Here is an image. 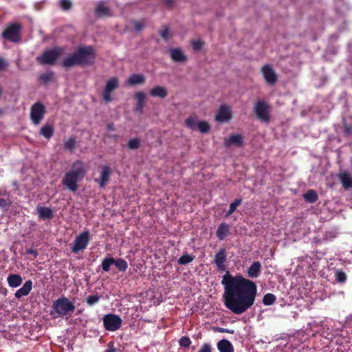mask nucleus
<instances>
[{
	"instance_id": "1",
	"label": "nucleus",
	"mask_w": 352,
	"mask_h": 352,
	"mask_svg": "<svg viewBox=\"0 0 352 352\" xmlns=\"http://www.w3.org/2000/svg\"><path fill=\"white\" fill-rule=\"evenodd\" d=\"M224 304L234 314H242L254 304L257 286L242 275L232 276L228 271L223 276Z\"/></svg>"
},
{
	"instance_id": "2",
	"label": "nucleus",
	"mask_w": 352,
	"mask_h": 352,
	"mask_svg": "<svg viewBox=\"0 0 352 352\" xmlns=\"http://www.w3.org/2000/svg\"><path fill=\"white\" fill-rule=\"evenodd\" d=\"M86 174V165L81 160H76L72 165V169L67 172L62 179V184L72 192H76L78 188V182L82 179Z\"/></svg>"
},
{
	"instance_id": "3",
	"label": "nucleus",
	"mask_w": 352,
	"mask_h": 352,
	"mask_svg": "<svg viewBox=\"0 0 352 352\" xmlns=\"http://www.w3.org/2000/svg\"><path fill=\"white\" fill-rule=\"evenodd\" d=\"M76 309L75 305L64 296L59 297L51 307L50 316L52 318L71 316Z\"/></svg>"
},
{
	"instance_id": "4",
	"label": "nucleus",
	"mask_w": 352,
	"mask_h": 352,
	"mask_svg": "<svg viewBox=\"0 0 352 352\" xmlns=\"http://www.w3.org/2000/svg\"><path fill=\"white\" fill-rule=\"evenodd\" d=\"M75 52L79 62V65L89 66L94 63L96 54L92 46H80Z\"/></svg>"
},
{
	"instance_id": "5",
	"label": "nucleus",
	"mask_w": 352,
	"mask_h": 352,
	"mask_svg": "<svg viewBox=\"0 0 352 352\" xmlns=\"http://www.w3.org/2000/svg\"><path fill=\"white\" fill-rule=\"evenodd\" d=\"M254 112L257 119L260 121L268 123L270 120V106L267 102L263 100L256 101L254 106Z\"/></svg>"
},
{
	"instance_id": "6",
	"label": "nucleus",
	"mask_w": 352,
	"mask_h": 352,
	"mask_svg": "<svg viewBox=\"0 0 352 352\" xmlns=\"http://www.w3.org/2000/svg\"><path fill=\"white\" fill-rule=\"evenodd\" d=\"M63 52V48L60 47L47 50L38 57V60L43 65H53Z\"/></svg>"
},
{
	"instance_id": "7",
	"label": "nucleus",
	"mask_w": 352,
	"mask_h": 352,
	"mask_svg": "<svg viewBox=\"0 0 352 352\" xmlns=\"http://www.w3.org/2000/svg\"><path fill=\"white\" fill-rule=\"evenodd\" d=\"M22 26L19 23H11L2 32V36L7 41L16 43L21 39Z\"/></svg>"
},
{
	"instance_id": "8",
	"label": "nucleus",
	"mask_w": 352,
	"mask_h": 352,
	"mask_svg": "<svg viewBox=\"0 0 352 352\" xmlns=\"http://www.w3.org/2000/svg\"><path fill=\"white\" fill-rule=\"evenodd\" d=\"M102 322L106 330L115 331L120 328L122 320L119 316L108 314L103 316Z\"/></svg>"
},
{
	"instance_id": "9",
	"label": "nucleus",
	"mask_w": 352,
	"mask_h": 352,
	"mask_svg": "<svg viewBox=\"0 0 352 352\" xmlns=\"http://www.w3.org/2000/svg\"><path fill=\"white\" fill-rule=\"evenodd\" d=\"M46 109L43 104L37 102L30 109V119L34 124L38 125L43 119Z\"/></svg>"
},
{
	"instance_id": "10",
	"label": "nucleus",
	"mask_w": 352,
	"mask_h": 352,
	"mask_svg": "<svg viewBox=\"0 0 352 352\" xmlns=\"http://www.w3.org/2000/svg\"><path fill=\"white\" fill-rule=\"evenodd\" d=\"M90 241V234L88 231L80 233L74 240V245L72 248L73 253L77 254L80 251L85 250Z\"/></svg>"
},
{
	"instance_id": "11",
	"label": "nucleus",
	"mask_w": 352,
	"mask_h": 352,
	"mask_svg": "<svg viewBox=\"0 0 352 352\" xmlns=\"http://www.w3.org/2000/svg\"><path fill=\"white\" fill-rule=\"evenodd\" d=\"M118 85L119 80L116 77H112L107 81L102 94V98L106 102H110L113 100L111 94L118 87Z\"/></svg>"
},
{
	"instance_id": "12",
	"label": "nucleus",
	"mask_w": 352,
	"mask_h": 352,
	"mask_svg": "<svg viewBox=\"0 0 352 352\" xmlns=\"http://www.w3.org/2000/svg\"><path fill=\"white\" fill-rule=\"evenodd\" d=\"M232 118V113L229 106L222 104L219 107L215 116V120L219 122H226Z\"/></svg>"
},
{
	"instance_id": "13",
	"label": "nucleus",
	"mask_w": 352,
	"mask_h": 352,
	"mask_svg": "<svg viewBox=\"0 0 352 352\" xmlns=\"http://www.w3.org/2000/svg\"><path fill=\"white\" fill-rule=\"evenodd\" d=\"M261 73L267 84L273 85L277 82V76L272 66L270 65H265L263 66L261 68Z\"/></svg>"
},
{
	"instance_id": "14",
	"label": "nucleus",
	"mask_w": 352,
	"mask_h": 352,
	"mask_svg": "<svg viewBox=\"0 0 352 352\" xmlns=\"http://www.w3.org/2000/svg\"><path fill=\"white\" fill-rule=\"evenodd\" d=\"M111 169L108 166H103L100 171V177L99 179H96L95 181L99 184L100 188H104L107 182L109 181Z\"/></svg>"
},
{
	"instance_id": "15",
	"label": "nucleus",
	"mask_w": 352,
	"mask_h": 352,
	"mask_svg": "<svg viewBox=\"0 0 352 352\" xmlns=\"http://www.w3.org/2000/svg\"><path fill=\"white\" fill-rule=\"evenodd\" d=\"M226 261V251L225 248H221L219 251L215 254L214 262L216 264L218 270L220 271L226 270L225 263Z\"/></svg>"
},
{
	"instance_id": "16",
	"label": "nucleus",
	"mask_w": 352,
	"mask_h": 352,
	"mask_svg": "<svg viewBox=\"0 0 352 352\" xmlns=\"http://www.w3.org/2000/svg\"><path fill=\"white\" fill-rule=\"evenodd\" d=\"M261 264L259 261L253 262L247 270L248 277L251 278L258 277L261 273Z\"/></svg>"
},
{
	"instance_id": "17",
	"label": "nucleus",
	"mask_w": 352,
	"mask_h": 352,
	"mask_svg": "<svg viewBox=\"0 0 352 352\" xmlns=\"http://www.w3.org/2000/svg\"><path fill=\"white\" fill-rule=\"evenodd\" d=\"M149 95L151 97H157L164 99L168 96V91L164 87L157 85L150 89Z\"/></svg>"
},
{
	"instance_id": "18",
	"label": "nucleus",
	"mask_w": 352,
	"mask_h": 352,
	"mask_svg": "<svg viewBox=\"0 0 352 352\" xmlns=\"http://www.w3.org/2000/svg\"><path fill=\"white\" fill-rule=\"evenodd\" d=\"M170 58L176 63H183L187 60V56L179 48H173L170 50Z\"/></svg>"
},
{
	"instance_id": "19",
	"label": "nucleus",
	"mask_w": 352,
	"mask_h": 352,
	"mask_svg": "<svg viewBox=\"0 0 352 352\" xmlns=\"http://www.w3.org/2000/svg\"><path fill=\"white\" fill-rule=\"evenodd\" d=\"M243 143V137L240 134H232L228 138L225 139L224 145L229 147L231 145H236L241 146Z\"/></svg>"
},
{
	"instance_id": "20",
	"label": "nucleus",
	"mask_w": 352,
	"mask_h": 352,
	"mask_svg": "<svg viewBox=\"0 0 352 352\" xmlns=\"http://www.w3.org/2000/svg\"><path fill=\"white\" fill-rule=\"evenodd\" d=\"M95 14L98 17L111 16L112 13L109 8L105 6L104 2H100L95 9Z\"/></svg>"
},
{
	"instance_id": "21",
	"label": "nucleus",
	"mask_w": 352,
	"mask_h": 352,
	"mask_svg": "<svg viewBox=\"0 0 352 352\" xmlns=\"http://www.w3.org/2000/svg\"><path fill=\"white\" fill-rule=\"evenodd\" d=\"M134 97L137 100L135 111L137 113H142L143 111V108L144 107V100L146 98V94L143 91H138L135 94Z\"/></svg>"
},
{
	"instance_id": "22",
	"label": "nucleus",
	"mask_w": 352,
	"mask_h": 352,
	"mask_svg": "<svg viewBox=\"0 0 352 352\" xmlns=\"http://www.w3.org/2000/svg\"><path fill=\"white\" fill-rule=\"evenodd\" d=\"M38 217L41 219H50L54 217L52 210L45 206H38L36 208Z\"/></svg>"
},
{
	"instance_id": "23",
	"label": "nucleus",
	"mask_w": 352,
	"mask_h": 352,
	"mask_svg": "<svg viewBox=\"0 0 352 352\" xmlns=\"http://www.w3.org/2000/svg\"><path fill=\"white\" fill-rule=\"evenodd\" d=\"M32 288V282L28 280L25 282L23 287L18 289L15 293V297L20 298L22 296H27L30 294Z\"/></svg>"
},
{
	"instance_id": "24",
	"label": "nucleus",
	"mask_w": 352,
	"mask_h": 352,
	"mask_svg": "<svg viewBox=\"0 0 352 352\" xmlns=\"http://www.w3.org/2000/svg\"><path fill=\"white\" fill-rule=\"evenodd\" d=\"M146 78L143 74H134L127 79V84L130 86L142 85L145 82Z\"/></svg>"
},
{
	"instance_id": "25",
	"label": "nucleus",
	"mask_w": 352,
	"mask_h": 352,
	"mask_svg": "<svg viewBox=\"0 0 352 352\" xmlns=\"http://www.w3.org/2000/svg\"><path fill=\"white\" fill-rule=\"evenodd\" d=\"M230 233V226L226 223H221L216 232L217 237L220 240L222 241L225 239V238Z\"/></svg>"
},
{
	"instance_id": "26",
	"label": "nucleus",
	"mask_w": 352,
	"mask_h": 352,
	"mask_svg": "<svg viewBox=\"0 0 352 352\" xmlns=\"http://www.w3.org/2000/svg\"><path fill=\"white\" fill-rule=\"evenodd\" d=\"M62 66L65 68H69L74 65H79V62L76 52L70 54L62 62Z\"/></svg>"
},
{
	"instance_id": "27",
	"label": "nucleus",
	"mask_w": 352,
	"mask_h": 352,
	"mask_svg": "<svg viewBox=\"0 0 352 352\" xmlns=\"http://www.w3.org/2000/svg\"><path fill=\"white\" fill-rule=\"evenodd\" d=\"M217 349L219 352H234V347L232 343L226 339H223L218 342Z\"/></svg>"
},
{
	"instance_id": "28",
	"label": "nucleus",
	"mask_w": 352,
	"mask_h": 352,
	"mask_svg": "<svg viewBox=\"0 0 352 352\" xmlns=\"http://www.w3.org/2000/svg\"><path fill=\"white\" fill-rule=\"evenodd\" d=\"M338 177L344 189H349L352 187V177L349 173L344 172L339 174Z\"/></svg>"
},
{
	"instance_id": "29",
	"label": "nucleus",
	"mask_w": 352,
	"mask_h": 352,
	"mask_svg": "<svg viewBox=\"0 0 352 352\" xmlns=\"http://www.w3.org/2000/svg\"><path fill=\"white\" fill-rule=\"evenodd\" d=\"M8 285L10 287H17L22 283V277L19 274H10L7 278Z\"/></svg>"
},
{
	"instance_id": "30",
	"label": "nucleus",
	"mask_w": 352,
	"mask_h": 352,
	"mask_svg": "<svg viewBox=\"0 0 352 352\" xmlns=\"http://www.w3.org/2000/svg\"><path fill=\"white\" fill-rule=\"evenodd\" d=\"M303 197L306 202L314 204L318 199V195L314 190H309L303 195Z\"/></svg>"
},
{
	"instance_id": "31",
	"label": "nucleus",
	"mask_w": 352,
	"mask_h": 352,
	"mask_svg": "<svg viewBox=\"0 0 352 352\" xmlns=\"http://www.w3.org/2000/svg\"><path fill=\"white\" fill-rule=\"evenodd\" d=\"M54 127L50 124H45L41 129L40 133L47 139L51 138L54 135Z\"/></svg>"
},
{
	"instance_id": "32",
	"label": "nucleus",
	"mask_w": 352,
	"mask_h": 352,
	"mask_svg": "<svg viewBox=\"0 0 352 352\" xmlns=\"http://www.w3.org/2000/svg\"><path fill=\"white\" fill-rule=\"evenodd\" d=\"M242 203V199H236L230 204L228 210L226 212L225 217H228L230 216Z\"/></svg>"
},
{
	"instance_id": "33",
	"label": "nucleus",
	"mask_w": 352,
	"mask_h": 352,
	"mask_svg": "<svg viewBox=\"0 0 352 352\" xmlns=\"http://www.w3.org/2000/svg\"><path fill=\"white\" fill-rule=\"evenodd\" d=\"M113 265L118 268V270L120 272H125L128 267L127 262L123 258L115 259Z\"/></svg>"
},
{
	"instance_id": "34",
	"label": "nucleus",
	"mask_w": 352,
	"mask_h": 352,
	"mask_svg": "<svg viewBox=\"0 0 352 352\" xmlns=\"http://www.w3.org/2000/svg\"><path fill=\"white\" fill-rule=\"evenodd\" d=\"M276 300V297L272 293H267L263 298V303L266 306L273 305Z\"/></svg>"
},
{
	"instance_id": "35",
	"label": "nucleus",
	"mask_w": 352,
	"mask_h": 352,
	"mask_svg": "<svg viewBox=\"0 0 352 352\" xmlns=\"http://www.w3.org/2000/svg\"><path fill=\"white\" fill-rule=\"evenodd\" d=\"M114 258L106 257L103 259L101 267L104 272H109L110 270L111 265H113Z\"/></svg>"
},
{
	"instance_id": "36",
	"label": "nucleus",
	"mask_w": 352,
	"mask_h": 352,
	"mask_svg": "<svg viewBox=\"0 0 352 352\" xmlns=\"http://www.w3.org/2000/svg\"><path fill=\"white\" fill-rule=\"evenodd\" d=\"M76 137L75 136H72L71 138H69L64 144V148L66 149V150H68L69 151H72L75 147H76Z\"/></svg>"
},
{
	"instance_id": "37",
	"label": "nucleus",
	"mask_w": 352,
	"mask_h": 352,
	"mask_svg": "<svg viewBox=\"0 0 352 352\" xmlns=\"http://www.w3.org/2000/svg\"><path fill=\"white\" fill-rule=\"evenodd\" d=\"M195 258L194 256H192L189 254H185L182 255L177 261V263L180 265H187L189 263L192 262Z\"/></svg>"
},
{
	"instance_id": "38",
	"label": "nucleus",
	"mask_w": 352,
	"mask_h": 352,
	"mask_svg": "<svg viewBox=\"0 0 352 352\" xmlns=\"http://www.w3.org/2000/svg\"><path fill=\"white\" fill-rule=\"evenodd\" d=\"M197 129L202 133H207L210 129V126L206 121H199L197 122Z\"/></svg>"
},
{
	"instance_id": "39",
	"label": "nucleus",
	"mask_w": 352,
	"mask_h": 352,
	"mask_svg": "<svg viewBox=\"0 0 352 352\" xmlns=\"http://www.w3.org/2000/svg\"><path fill=\"white\" fill-rule=\"evenodd\" d=\"M54 72H52L43 73L40 75L39 80L44 84H47L52 80Z\"/></svg>"
},
{
	"instance_id": "40",
	"label": "nucleus",
	"mask_w": 352,
	"mask_h": 352,
	"mask_svg": "<svg viewBox=\"0 0 352 352\" xmlns=\"http://www.w3.org/2000/svg\"><path fill=\"white\" fill-rule=\"evenodd\" d=\"M197 119L192 116L188 117L185 120L186 126L192 130H195L197 128Z\"/></svg>"
},
{
	"instance_id": "41",
	"label": "nucleus",
	"mask_w": 352,
	"mask_h": 352,
	"mask_svg": "<svg viewBox=\"0 0 352 352\" xmlns=\"http://www.w3.org/2000/svg\"><path fill=\"white\" fill-rule=\"evenodd\" d=\"M346 274L342 270H336V280L340 283H344L346 280Z\"/></svg>"
},
{
	"instance_id": "42",
	"label": "nucleus",
	"mask_w": 352,
	"mask_h": 352,
	"mask_svg": "<svg viewBox=\"0 0 352 352\" xmlns=\"http://www.w3.org/2000/svg\"><path fill=\"white\" fill-rule=\"evenodd\" d=\"M11 204L12 201L9 198H0V208H1L3 211H8Z\"/></svg>"
},
{
	"instance_id": "43",
	"label": "nucleus",
	"mask_w": 352,
	"mask_h": 352,
	"mask_svg": "<svg viewBox=\"0 0 352 352\" xmlns=\"http://www.w3.org/2000/svg\"><path fill=\"white\" fill-rule=\"evenodd\" d=\"M127 145L130 149H137L140 145V140L138 138L131 139L129 140Z\"/></svg>"
},
{
	"instance_id": "44",
	"label": "nucleus",
	"mask_w": 352,
	"mask_h": 352,
	"mask_svg": "<svg viewBox=\"0 0 352 352\" xmlns=\"http://www.w3.org/2000/svg\"><path fill=\"white\" fill-rule=\"evenodd\" d=\"M99 300H100V296L98 294L89 296L86 298V302H87V305L89 306H92V305L96 304L97 302H99Z\"/></svg>"
},
{
	"instance_id": "45",
	"label": "nucleus",
	"mask_w": 352,
	"mask_h": 352,
	"mask_svg": "<svg viewBox=\"0 0 352 352\" xmlns=\"http://www.w3.org/2000/svg\"><path fill=\"white\" fill-rule=\"evenodd\" d=\"M179 343L180 346L182 347H188L191 344V340L187 336H182L179 339Z\"/></svg>"
},
{
	"instance_id": "46",
	"label": "nucleus",
	"mask_w": 352,
	"mask_h": 352,
	"mask_svg": "<svg viewBox=\"0 0 352 352\" xmlns=\"http://www.w3.org/2000/svg\"><path fill=\"white\" fill-rule=\"evenodd\" d=\"M61 8L67 11L72 8V3L69 0H60Z\"/></svg>"
},
{
	"instance_id": "47",
	"label": "nucleus",
	"mask_w": 352,
	"mask_h": 352,
	"mask_svg": "<svg viewBox=\"0 0 352 352\" xmlns=\"http://www.w3.org/2000/svg\"><path fill=\"white\" fill-rule=\"evenodd\" d=\"M160 36L165 40L169 39L170 37L169 28L166 26L160 32Z\"/></svg>"
},
{
	"instance_id": "48",
	"label": "nucleus",
	"mask_w": 352,
	"mask_h": 352,
	"mask_svg": "<svg viewBox=\"0 0 352 352\" xmlns=\"http://www.w3.org/2000/svg\"><path fill=\"white\" fill-rule=\"evenodd\" d=\"M204 45V42L200 40L194 41L192 42V47L195 50H199Z\"/></svg>"
},
{
	"instance_id": "49",
	"label": "nucleus",
	"mask_w": 352,
	"mask_h": 352,
	"mask_svg": "<svg viewBox=\"0 0 352 352\" xmlns=\"http://www.w3.org/2000/svg\"><path fill=\"white\" fill-rule=\"evenodd\" d=\"M116 349L114 346V342L110 341L107 344V349L104 352H116Z\"/></svg>"
},
{
	"instance_id": "50",
	"label": "nucleus",
	"mask_w": 352,
	"mask_h": 352,
	"mask_svg": "<svg viewBox=\"0 0 352 352\" xmlns=\"http://www.w3.org/2000/svg\"><path fill=\"white\" fill-rule=\"evenodd\" d=\"M133 25H134V28L136 31H141L144 28V25L143 24V23L140 22V21H135L133 22Z\"/></svg>"
},
{
	"instance_id": "51",
	"label": "nucleus",
	"mask_w": 352,
	"mask_h": 352,
	"mask_svg": "<svg viewBox=\"0 0 352 352\" xmlns=\"http://www.w3.org/2000/svg\"><path fill=\"white\" fill-rule=\"evenodd\" d=\"M199 352H211V346L208 343L204 344Z\"/></svg>"
},
{
	"instance_id": "52",
	"label": "nucleus",
	"mask_w": 352,
	"mask_h": 352,
	"mask_svg": "<svg viewBox=\"0 0 352 352\" xmlns=\"http://www.w3.org/2000/svg\"><path fill=\"white\" fill-rule=\"evenodd\" d=\"M25 252L27 254H32L34 258H36L38 255V251L32 248L26 249Z\"/></svg>"
},
{
	"instance_id": "53",
	"label": "nucleus",
	"mask_w": 352,
	"mask_h": 352,
	"mask_svg": "<svg viewBox=\"0 0 352 352\" xmlns=\"http://www.w3.org/2000/svg\"><path fill=\"white\" fill-rule=\"evenodd\" d=\"M217 331L220 333H234V331L232 329H225L222 327H217Z\"/></svg>"
},
{
	"instance_id": "54",
	"label": "nucleus",
	"mask_w": 352,
	"mask_h": 352,
	"mask_svg": "<svg viewBox=\"0 0 352 352\" xmlns=\"http://www.w3.org/2000/svg\"><path fill=\"white\" fill-rule=\"evenodd\" d=\"M344 131L346 135H350L352 133V126H349L346 124L344 125Z\"/></svg>"
},
{
	"instance_id": "55",
	"label": "nucleus",
	"mask_w": 352,
	"mask_h": 352,
	"mask_svg": "<svg viewBox=\"0 0 352 352\" xmlns=\"http://www.w3.org/2000/svg\"><path fill=\"white\" fill-rule=\"evenodd\" d=\"M7 65V62L4 59L0 58V71L4 69Z\"/></svg>"
},
{
	"instance_id": "56",
	"label": "nucleus",
	"mask_w": 352,
	"mask_h": 352,
	"mask_svg": "<svg viewBox=\"0 0 352 352\" xmlns=\"http://www.w3.org/2000/svg\"><path fill=\"white\" fill-rule=\"evenodd\" d=\"M164 2L167 7L170 8L173 3V0H164Z\"/></svg>"
},
{
	"instance_id": "57",
	"label": "nucleus",
	"mask_w": 352,
	"mask_h": 352,
	"mask_svg": "<svg viewBox=\"0 0 352 352\" xmlns=\"http://www.w3.org/2000/svg\"><path fill=\"white\" fill-rule=\"evenodd\" d=\"M1 94H2V89H1V87H0V96H1Z\"/></svg>"
},
{
	"instance_id": "58",
	"label": "nucleus",
	"mask_w": 352,
	"mask_h": 352,
	"mask_svg": "<svg viewBox=\"0 0 352 352\" xmlns=\"http://www.w3.org/2000/svg\"><path fill=\"white\" fill-rule=\"evenodd\" d=\"M349 63L352 65V58L349 60Z\"/></svg>"
},
{
	"instance_id": "59",
	"label": "nucleus",
	"mask_w": 352,
	"mask_h": 352,
	"mask_svg": "<svg viewBox=\"0 0 352 352\" xmlns=\"http://www.w3.org/2000/svg\"><path fill=\"white\" fill-rule=\"evenodd\" d=\"M108 128H109V129H111V125H109V126H108Z\"/></svg>"
},
{
	"instance_id": "60",
	"label": "nucleus",
	"mask_w": 352,
	"mask_h": 352,
	"mask_svg": "<svg viewBox=\"0 0 352 352\" xmlns=\"http://www.w3.org/2000/svg\"><path fill=\"white\" fill-rule=\"evenodd\" d=\"M351 321H352V315H351Z\"/></svg>"
}]
</instances>
